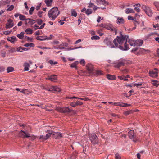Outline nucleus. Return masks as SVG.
Here are the masks:
<instances>
[{
  "instance_id": "obj_13",
  "label": "nucleus",
  "mask_w": 159,
  "mask_h": 159,
  "mask_svg": "<svg viewBox=\"0 0 159 159\" xmlns=\"http://www.w3.org/2000/svg\"><path fill=\"white\" fill-rule=\"evenodd\" d=\"M87 69L89 73H93L94 71L93 66L90 64H88L86 65Z\"/></svg>"
},
{
  "instance_id": "obj_58",
  "label": "nucleus",
  "mask_w": 159,
  "mask_h": 159,
  "mask_svg": "<svg viewBox=\"0 0 159 159\" xmlns=\"http://www.w3.org/2000/svg\"><path fill=\"white\" fill-rule=\"evenodd\" d=\"M64 21H65V20H63L62 18H61V20L59 21V23H60L61 25H63L64 23Z\"/></svg>"
},
{
  "instance_id": "obj_11",
  "label": "nucleus",
  "mask_w": 159,
  "mask_h": 159,
  "mask_svg": "<svg viewBox=\"0 0 159 159\" xmlns=\"http://www.w3.org/2000/svg\"><path fill=\"white\" fill-rule=\"evenodd\" d=\"M83 103L79 101H74L73 102H71L70 105V106L75 107L78 106H80L83 105Z\"/></svg>"
},
{
  "instance_id": "obj_15",
  "label": "nucleus",
  "mask_w": 159,
  "mask_h": 159,
  "mask_svg": "<svg viewBox=\"0 0 159 159\" xmlns=\"http://www.w3.org/2000/svg\"><path fill=\"white\" fill-rule=\"evenodd\" d=\"M6 28L7 29L12 27L14 25L12 20L11 19H9L7 21V23L6 24Z\"/></svg>"
},
{
  "instance_id": "obj_2",
  "label": "nucleus",
  "mask_w": 159,
  "mask_h": 159,
  "mask_svg": "<svg viewBox=\"0 0 159 159\" xmlns=\"http://www.w3.org/2000/svg\"><path fill=\"white\" fill-rule=\"evenodd\" d=\"M59 12L57 7L51 9L48 12L49 18L52 20H54L59 14Z\"/></svg>"
},
{
  "instance_id": "obj_28",
  "label": "nucleus",
  "mask_w": 159,
  "mask_h": 159,
  "mask_svg": "<svg viewBox=\"0 0 159 159\" xmlns=\"http://www.w3.org/2000/svg\"><path fill=\"white\" fill-rule=\"evenodd\" d=\"M54 138L56 139H60L62 137V134L60 133H56V134H55Z\"/></svg>"
},
{
  "instance_id": "obj_4",
  "label": "nucleus",
  "mask_w": 159,
  "mask_h": 159,
  "mask_svg": "<svg viewBox=\"0 0 159 159\" xmlns=\"http://www.w3.org/2000/svg\"><path fill=\"white\" fill-rule=\"evenodd\" d=\"M21 135L23 138H30V139L32 140H33L35 138L34 136H30V134L27 132L24 131L23 130H20V135Z\"/></svg>"
},
{
  "instance_id": "obj_30",
  "label": "nucleus",
  "mask_w": 159,
  "mask_h": 159,
  "mask_svg": "<svg viewBox=\"0 0 159 159\" xmlns=\"http://www.w3.org/2000/svg\"><path fill=\"white\" fill-rule=\"evenodd\" d=\"M53 0H45V2L48 7L51 6Z\"/></svg>"
},
{
  "instance_id": "obj_64",
  "label": "nucleus",
  "mask_w": 159,
  "mask_h": 159,
  "mask_svg": "<svg viewBox=\"0 0 159 159\" xmlns=\"http://www.w3.org/2000/svg\"><path fill=\"white\" fill-rule=\"evenodd\" d=\"M82 41L81 39H79L78 40L76 41L75 43V44H77L78 43Z\"/></svg>"
},
{
  "instance_id": "obj_6",
  "label": "nucleus",
  "mask_w": 159,
  "mask_h": 159,
  "mask_svg": "<svg viewBox=\"0 0 159 159\" xmlns=\"http://www.w3.org/2000/svg\"><path fill=\"white\" fill-rule=\"evenodd\" d=\"M158 70L157 68H154L153 70H150L149 72V76L153 78L157 77L158 76Z\"/></svg>"
},
{
  "instance_id": "obj_51",
  "label": "nucleus",
  "mask_w": 159,
  "mask_h": 159,
  "mask_svg": "<svg viewBox=\"0 0 159 159\" xmlns=\"http://www.w3.org/2000/svg\"><path fill=\"white\" fill-rule=\"evenodd\" d=\"M147 51L145 50V49L143 48H141L139 50V51L142 52V53H145Z\"/></svg>"
},
{
  "instance_id": "obj_46",
  "label": "nucleus",
  "mask_w": 159,
  "mask_h": 159,
  "mask_svg": "<svg viewBox=\"0 0 159 159\" xmlns=\"http://www.w3.org/2000/svg\"><path fill=\"white\" fill-rule=\"evenodd\" d=\"M48 62L49 63H50V64H51V65H52V64L55 65V64H57V62H56V61L54 62L52 60H50Z\"/></svg>"
},
{
  "instance_id": "obj_44",
  "label": "nucleus",
  "mask_w": 159,
  "mask_h": 159,
  "mask_svg": "<svg viewBox=\"0 0 159 159\" xmlns=\"http://www.w3.org/2000/svg\"><path fill=\"white\" fill-rule=\"evenodd\" d=\"M30 49V48H25L20 47V52L23 51L28 50Z\"/></svg>"
},
{
  "instance_id": "obj_27",
  "label": "nucleus",
  "mask_w": 159,
  "mask_h": 159,
  "mask_svg": "<svg viewBox=\"0 0 159 159\" xmlns=\"http://www.w3.org/2000/svg\"><path fill=\"white\" fill-rule=\"evenodd\" d=\"M79 62L78 61H76L73 63L71 64L70 65V66L72 68H74L75 69H77V65L78 64Z\"/></svg>"
},
{
  "instance_id": "obj_23",
  "label": "nucleus",
  "mask_w": 159,
  "mask_h": 159,
  "mask_svg": "<svg viewBox=\"0 0 159 159\" xmlns=\"http://www.w3.org/2000/svg\"><path fill=\"white\" fill-rule=\"evenodd\" d=\"M52 37H53V36L51 35H50V37H49L48 38H45V39H41V38H42V37L40 36H37L36 39L38 40H39L41 41H43L45 40H48V39H52Z\"/></svg>"
},
{
  "instance_id": "obj_50",
  "label": "nucleus",
  "mask_w": 159,
  "mask_h": 159,
  "mask_svg": "<svg viewBox=\"0 0 159 159\" xmlns=\"http://www.w3.org/2000/svg\"><path fill=\"white\" fill-rule=\"evenodd\" d=\"M14 6L13 5H11L7 9L8 11H11L13 9Z\"/></svg>"
},
{
  "instance_id": "obj_12",
  "label": "nucleus",
  "mask_w": 159,
  "mask_h": 159,
  "mask_svg": "<svg viewBox=\"0 0 159 159\" xmlns=\"http://www.w3.org/2000/svg\"><path fill=\"white\" fill-rule=\"evenodd\" d=\"M105 28L110 30L111 31H114L115 32V34H116L117 33V29L114 27L111 24H106Z\"/></svg>"
},
{
  "instance_id": "obj_10",
  "label": "nucleus",
  "mask_w": 159,
  "mask_h": 159,
  "mask_svg": "<svg viewBox=\"0 0 159 159\" xmlns=\"http://www.w3.org/2000/svg\"><path fill=\"white\" fill-rule=\"evenodd\" d=\"M47 90L50 91H52L53 93L55 92H60L61 91L60 89L57 86L50 87L48 88Z\"/></svg>"
},
{
  "instance_id": "obj_36",
  "label": "nucleus",
  "mask_w": 159,
  "mask_h": 159,
  "mask_svg": "<svg viewBox=\"0 0 159 159\" xmlns=\"http://www.w3.org/2000/svg\"><path fill=\"white\" fill-rule=\"evenodd\" d=\"M25 32L27 34H31L32 33V30L30 28L27 29L25 30Z\"/></svg>"
},
{
  "instance_id": "obj_3",
  "label": "nucleus",
  "mask_w": 159,
  "mask_h": 159,
  "mask_svg": "<svg viewBox=\"0 0 159 159\" xmlns=\"http://www.w3.org/2000/svg\"><path fill=\"white\" fill-rule=\"evenodd\" d=\"M142 8L149 16L151 17L152 16L153 13L150 7L143 5L142 6Z\"/></svg>"
},
{
  "instance_id": "obj_41",
  "label": "nucleus",
  "mask_w": 159,
  "mask_h": 159,
  "mask_svg": "<svg viewBox=\"0 0 159 159\" xmlns=\"http://www.w3.org/2000/svg\"><path fill=\"white\" fill-rule=\"evenodd\" d=\"M11 32L12 30H8L4 31L3 32V34L5 35H8Z\"/></svg>"
},
{
  "instance_id": "obj_24",
  "label": "nucleus",
  "mask_w": 159,
  "mask_h": 159,
  "mask_svg": "<svg viewBox=\"0 0 159 159\" xmlns=\"http://www.w3.org/2000/svg\"><path fill=\"white\" fill-rule=\"evenodd\" d=\"M117 23L119 24H123L125 21L123 18L122 17H118L117 19Z\"/></svg>"
},
{
  "instance_id": "obj_17",
  "label": "nucleus",
  "mask_w": 159,
  "mask_h": 159,
  "mask_svg": "<svg viewBox=\"0 0 159 159\" xmlns=\"http://www.w3.org/2000/svg\"><path fill=\"white\" fill-rule=\"evenodd\" d=\"M70 159H78L77 152H73L70 155Z\"/></svg>"
},
{
  "instance_id": "obj_39",
  "label": "nucleus",
  "mask_w": 159,
  "mask_h": 159,
  "mask_svg": "<svg viewBox=\"0 0 159 159\" xmlns=\"http://www.w3.org/2000/svg\"><path fill=\"white\" fill-rule=\"evenodd\" d=\"M154 4L157 9L159 11V2H155L154 3Z\"/></svg>"
},
{
  "instance_id": "obj_9",
  "label": "nucleus",
  "mask_w": 159,
  "mask_h": 159,
  "mask_svg": "<svg viewBox=\"0 0 159 159\" xmlns=\"http://www.w3.org/2000/svg\"><path fill=\"white\" fill-rule=\"evenodd\" d=\"M125 60L123 58L120 59L118 62L115 64L114 66L116 68H119L122 66L124 65Z\"/></svg>"
},
{
  "instance_id": "obj_14",
  "label": "nucleus",
  "mask_w": 159,
  "mask_h": 159,
  "mask_svg": "<svg viewBox=\"0 0 159 159\" xmlns=\"http://www.w3.org/2000/svg\"><path fill=\"white\" fill-rule=\"evenodd\" d=\"M109 103H113V105H114L119 106L123 107H125L128 106H130L131 105V104H128L127 103H121L120 102H109Z\"/></svg>"
},
{
  "instance_id": "obj_29",
  "label": "nucleus",
  "mask_w": 159,
  "mask_h": 159,
  "mask_svg": "<svg viewBox=\"0 0 159 159\" xmlns=\"http://www.w3.org/2000/svg\"><path fill=\"white\" fill-rule=\"evenodd\" d=\"M107 78L109 80H114L116 79V77L115 75H112L108 74L107 76Z\"/></svg>"
},
{
  "instance_id": "obj_43",
  "label": "nucleus",
  "mask_w": 159,
  "mask_h": 159,
  "mask_svg": "<svg viewBox=\"0 0 159 159\" xmlns=\"http://www.w3.org/2000/svg\"><path fill=\"white\" fill-rule=\"evenodd\" d=\"M34 9V7H31V8L30 9L29 13L30 15H32L33 13V11Z\"/></svg>"
},
{
  "instance_id": "obj_38",
  "label": "nucleus",
  "mask_w": 159,
  "mask_h": 159,
  "mask_svg": "<svg viewBox=\"0 0 159 159\" xmlns=\"http://www.w3.org/2000/svg\"><path fill=\"white\" fill-rule=\"evenodd\" d=\"M92 11L91 9H87V10L85 12V13L87 14V15H89V14L92 13Z\"/></svg>"
},
{
  "instance_id": "obj_53",
  "label": "nucleus",
  "mask_w": 159,
  "mask_h": 159,
  "mask_svg": "<svg viewBox=\"0 0 159 159\" xmlns=\"http://www.w3.org/2000/svg\"><path fill=\"white\" fill-rule=\"evenodd\" d=\"M96 75H100L102 74V73L101 71L97 70L96 71Z\"/></svg>"
},
{
  "instance_id": "obj_60",
  "label": "nucleus",
  "mask_w": 159,
  "mask_h": 159,
  "mask_svg": "<svg viewBox=\"0 0 159 159\" xmlns=\"http://www.w3.org/2000/svg\"><path fill=\"white\" fill-rule=\"evenodd\" d=\"M39 139H42L43 140H46V138H45V136L43 135H41L40 136Z\"/></svg>"
},
{
  "instance_id": "obj_8",
  "label": "nucleus",
  "mask_w": 159,
  "mask_h": 159,
  "mask_svg": "<svg viewBox=\"0 0 159 159\" xmlns=\"http://www.w3.org/2000/svg\"><path fill=\"white\" fill-rule=\"evenodd\" d=\"M129 137L130 139H133V141L134 142H136L137 141V139L136 135L134 133V131L133 130L129 131L128 132Z\"/></svg>"
},
{
  "instance_id": "obj_47",
  "label": "nucleus",
  "mask_w": 159,
  "mask_h": 159,
  "mask_svg": "<svg viewBox=\"0 0 159 159\" xmlns=\"http://www.w3.org/2000/svg\"><path fill=\"white\" fill-rule=\"evenodd\" d=\"M123 73L125 74L127 73L128 72V70L126 69H125L121 70Z\"/></svg>"
},
{
  "instance_id": "obj_5",
  "label": "nucleus",
  "mask_w": 159,
  "mask_h": 159,
  "mask_svg": "<svg viewBox=\"0 0 159 159\" xmlns=\"http://www.w3.org/2000/svg\"><path fill=\"white\" fill-rule=\"evenodd\" d=\"M90 140L93 144H96L98 142V138L95 134H90L89 135Z\"/></svg>"
},
{
  "instance_id": "obj_62",
  "label": "nucleus",
  "mask_w": 159,
  "mask_h": 159,
  "mask_svg": "<svg viewBox=\"0 0 159 159\" xmlns=\"http://www.w3.org/2000/svg\"><path fill=\"white\" fill-rule=\"evenodd\" d=\"M128 19L129 20H133L134 19V18H133L131 16H128Z\"/></svg>"
},
{
  "instance_id": "obj_31",
  "label": "nucleus",
  "mask_w": 159,
  "mask_h": 159,
  "mask_svg": "<svg viewBox=\"0 0 159 159\" xmlns=\"http://www.w3.org/2000/svg\"><path fill=\"white\" fill-rule=\"evenodd\" d=\"M129 43L130 44V45L132 46H135V41L132 39H129L128 41Z\"/></svg>"
},
{
  "instance_id": "obj_61",
  "label": "nucleus",
  "mask_w": 159,
  "mask_h": 159,
  "mask_svg": "<svg viewBox=\"0 0 159 159\" xmlns=\"http://www.w3.org/2000/svg\"><path fill=\"white\" fill-rule=\"evenodd\" d=\"M134 10L136 11L137 12H139L140 11V9L138 7H135Z\"/></svg>"
},
{
  "instance_id": "obj_42",
  "label": "nucleus",
  "mask_w": 159,
  "mask_h": 159,
  "mask_svg": "<svg viewBox=\"0 0 159 159\" xmlns=\"http://www.w3.org/2000/svg\"><path fill=\"white\" fill-rule=\"evenodd\" d=\"M115 159H121V157L120 155L118 153H116L115 154Z\"/></svg>"
},
{
  "instance_id": "obj_52",
  "label": "nucleus",
  "mask_w": 159,
  "mask_h": 159,
  "mask_svg": "<svg viewBox=\"0 0 159 159\" xmlns=\"http://www.w3.org/2000/svg\"><path fill=\"white\" fill-rule=\"evenodd\" d=\"M30 19L27 18L25 20V24L27 25L28 24H30Z\"/></svg>"
},
{
  "instance_id": "obj_45",
  "label": "nucleus",
  "mask_w": 159,
  "mask_h": 159,
  "mask_svg": "<svg viewBox=\"0 0 159 159\" xmlns=\"http://www.w3.org/2000/svg\"><path fill=\"white\" fill-rule=\"evenodd\" d=\"M54 48L55 49H64V47H61V46L60 45L57 47L54 46Z\"/></svg>"
},
{
  "instance_id": "obj_57",
  "label": "nucleus",
  "mask_w": 159,
  "mask_h": 159,
  "mask_svg": "<svg viewBox=\"0 0 159 159\" xmlns=\"http://www.w3.org/2000/svg\"><path fill=\"white\" fill-rule=\"evenodd\" d=\"M43 13L42 11H39L38 12L37 15L39 17H41L42 16V14Z\"/></svg>"
},
{
  "instance_id": "obj_34",
  "label": "nucleus",
  "mask_w": 159,
  "mask_h": 159,
  "mask_svg": "<svg viewBox=\"0 0 159 159\" xmlns=\"http://www.w3.org/2000/svg\"><path fill=\"white\" fill-rule=\"evenodd\" d=\"M71 14L72 16L76 17L77 15V13L74 10H72L71 11Z\"/></svg>"
},
{
  "instance_id": "obj_20",
  "label": "nucleus",
  "mask_w": 159,
  "mask_h": 159,
  "mask_svg": "<svg viewBox=\"0 0 159 159\" xmlns=\"http://www.w3.org/2000/svg\"><path fill=\"white\" fill-rule=\"evenodd\" d=\"M126 13L129 14V13H135V11L133 10L131 8H127L125 9V10Z\"/></svg>"
},
{
  "instance_id": "obj_49",
  "label": "nucleus",
  "mask_w": 159,
  "mask_h": 159,
  "mask_svg": "<svg viewBox=\"0 0 159 159\" xmlns=\"http://www.w3.org/2000/svg\"><path fill=\"white\" fill-rule=\"evenodd\" d=\"M43 22L42 20L41 19H38L37 20V23L39 25L42 24Z\"/></svg>"
},
{
  "instance_id": "obj_40",
  "label": "nucleus",
  "mask_w": 159,
  "mask_h": 159,
  "mask_svg": "<svg viewBox=\"0 0 159 159\" xmlns=\"http://www.w3.org/2000/svg\"><path fill=\"white\" fill-rule=\"evenodd\" d=\"M49 132L47 134H46V136H45V138H46V140L49 138L51 136V134H52V131H49Z\"/></svg>"
},
{
  "instance_id": "obj_59",
  "label": "nucleus",
  "mask_w": 159,
  "mask_h": 159,
  "mask_svg": "<svg viewBox=\"0 0 159 159\" xmlns=\"http://www.w3.org/2000/svg\"><path fill=\"white\" fill-rule=\"evenodd\" d=\"M25 16L20 14V20H25Z\"/></svg>"
},
{
  "instance_id": "obj_21",
  "label": "nucleus",
  "mask_w": 159,
  "mask_h": 159,
  "mask_svg": "<svg viewBox=\"0 0 159 159\" xmlns=\"http://www.w3.org/2000/svg\"><path fill=\"white\" fill-rule=\"evenodd\" d=\"M24 67V71H27L29 70V67L30 66V65L27 63H25L23 65Z\"/></svg>"
},
{
  "instance_id": "obj_25",
  "label": "nucleus",
  "mask_w": 159,
  "mask_h": 159,
  "mask_svg": "<svg viewBox=\"0 0 159 159\" xmlns=\"http://www.w3.org/2000/svg\"><path fill=\"white\" fill-rule=\"evenodd\" d=\"M57 78V76L55 75H51L48 78V80L53 81L54 80L56 79Z\"/></svg>"
},
{
  "instance_id": "obj_22",
  "label": "nucleus",
  "mask_w": 159,
  "mask_h": 159,
  "mask_svg": "<svg viewBox=\"0 0 159 159\" xmlns=\"http://www.w3.org/2000/svg\"><path fill=\"white\" fill-rule=\"evenodd\" d=\"M10 1L11 0H2L1 2L0 5H3L7 4H9L10 3Z\"/></svg>"
},
{
  "instance_id": "obj_63",
  "label": "nucleus",
  "mask_w": 159,
  "mask_h": 159,
  "mask_svg": "<svg viewBox=\"0 0 159 159\" xmlns=\"http://www.w3.org/2000/svg\"><path fill=\"white\" fill-rule=\"evenodd\" d=\"M134 23L135 26H136L137 25H139V24L138 21L136 20H134Z\"/></svg>"
},
{
  "instance_id": "obj_48",
  "label": "nucleus",
  "mask_w": 159,
  "mask_h": 159,
  "mask_svg": "<svg viewBox=\"0 0 159 159\" xmlns=\"http://www.w3.org/2000/svg\"><path fill=\"white\" fill-rule=\"evenodd\" d=\"M60 45L61 46V47H63L64 48V47H67L68 46V44L66 43H62Z\"/></svg>"
},
{
  "instance_id": "obj_32",
  "label": "nucleus",
  "mask_w": 159,
  "mask_h": 159,
  "mask_svg": "<svg viewBox=\"0 0 159 159\" xmlns=\"http://www.w3.org/2000/svg\"><path fill=\"white\" fill-rule=\"evenodd\" d=\"M20 92L22 93L25 95H28L30 93L28 89H23L22 90L20 91Z\"/></svg>"
},
{
  "instance_id": "obj_7",
  "label": "nucleus",
  "mask_w": 159,
  "mask_h": 159,
  "mask_svg": "<svg viewBox=\"0 0 159 159\" xmlns=\"http://www.w3.org/2000/svg\"><path fill=\"white\" fill-rule=\"evenodd\" d=\"M56 110L61 113H67L71 111L72 110L70 109L68 107H66L61 108L60 107H57L56 108Z\"/></svg>"
},
{
  "instance_id": "obj_16",
  "label": "nucleus",
  "mask_w": 159,
  "mask_h": 159,
  "mask_svg": "<svg viewBox=\"0 0 159 159\" xmlns=\"http://www.w3.org/2000/svg\"><path fill=\"white\" fill-rule=\"evenodd\" d=\"M97 4H102L104 5H107L108 4V2H106L105 0H96Z\"/></svg>"
},
{
  "instance_id": "obj_56",
  "label": "nucleus",
  "mask_w": 159,
  "mask_h": 159,
  "mask_svg": "<svg viewBox=\"0 0 159 159\" xmlns=\"http://www.w3.org/2000/svg\"><path fill=\"white\" fill-rule=\"evenodd\" d=\"M30 24H33L35 22V20H32L31 19H30Z\"/></svg>"
},
{
  "instance_id": "obj_1",
  "label": "nucleus",
  "mask_w": 159,
  "mask_h": 159,
  "mask_svg": "<svg viewBox=\"0 0 159 159\" xmlns=\"http://www.w3.org/2000/svg\"><path fill=\"white\" fill-rule=\"evenodd\" d=\"M129 36L121 34L120 36H117L113 40V44L112 41L108 38H106L104 40V43L111 48L118 47L122 50H126L129 49L128 45L127 43V39Z\"/></svg>"
},
{
  "instance_id": "obj_26",
  "label": "nucleus",
  "mask_w": 159,
  "mask_h": 159,
  "mask_svg": "<svg viewBox=\"0 0 159 159\" xmlns=\"http://www.w3.org/2000/svg\"><path fill=\"white\" fill-rule=\"evenodd\" d=\"M152 84L154 86L157 87L159 85V82L156 80H151Z\"/></svg>"
},
{
  "instance_id": "obj_19",
  "label": "nucleus",
  "mask_w": 159,
  "mask_h": 159,
  "mask_svg": "<svg viewBox=\"0 0 159 159\" xmlns=\"http://www.w3.org/2000/svg\"><path fill=\"white\" fill-rule=\"evenodd\" d=\"M7 40L11 42V43H14L16 41V39L15 37L12 36L8 37Z\"/></svg>"
},
{
  "instance_id": "obj_35",
  "label": "nucleus",
  "mask_w": 159,
  "mask_h": 159,
  "mask_svg": "<svg viewBox=\"0 0 159 159\" xmlns=\"http://www.w3.org/2000/svg\"><path fill=\"white\" fill-rule=\"evenodd\" d=\"M100 38L99 36H97V35H94V36L91 37V39L92 40H98L100 39Z\"/></svg>"
},
{
  "instance_id": "obj_54",
  "label": "nucleus",
  "mask_w": 159,
  "mask_h": 159,
  "mask_svg": "<svg viewBox=\"0 0 159 159\" xmlns=\"http://www.w3.org/2000/svg\"><path fill=\"white\" fill-rule=\"evenodd\" d=\"M67 98H70V99L75 98V99H80V98H79V97H76L75 96H73V97H68Z\"/></svg>"
},
{
  "instance_id": "obj_18",
  "label": "nucleus",
  "mask_w": 159,
  "mask_h": 159,
  "mask_svg": "<svg viewBox=\"0 0 159 159\" xmlns=\"http://www.w3.org/2000/svg\"><path fill=\"white\" fill-rule=\"evenodd\" d=\"M143 42V40L140 39H138L135 41V46H141Z\"/></svg>"
},
{
  "instance_id": "obj_37",
  "label": "nucleus",
  "mask_w": 159,
  "mask_h": 159,
  "mask_svg": "<svg viewBox=\"0 0 159 159\" xmlns=\"http://www.w3.org/2000/svg\"><path fill=\"white\" fill-rule=\"evenodd\" d=\"M132 112V110H129L127 111H126L124 112V114L125 115H128L129 114L131 113Z\"/></svg>"
},
{
  "instance_id": "obj_33",
  "label": "nucleus",
  "mask_w": 159,
  "mask_h": 159,
  "mask_svg": "<svg viewBox=\"0 0 159 159\" xmlns=\"http://www.w3.org/2000/svg\"><path fill=\"white\" fill-rule=\"evenodd\" d=\"M7 73H9L10 72H13L14 70V68L12 67H8L6 70Z\"/></svg>"
},
{
  "instance_id": "obj_55",
  "label": "nucleus",
  "mask_w": 159,
  "mask_h": 159,
  "mask_svg": "<svg viewBox=\"0 0 159 159\" xmlns=\"http://www.w3.org/2000/svg\"><path fill=\"white\" fill-rule=\"evenodd\" d=\"M80 63L81 64L84 65L85 64V61L84 60V59H81L80 61Z\"/></svg>"
}]
</instances>
